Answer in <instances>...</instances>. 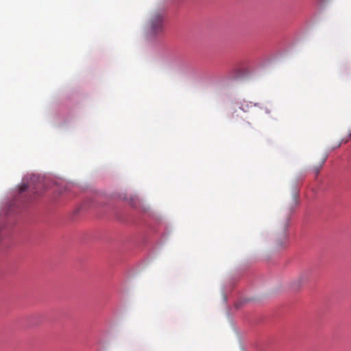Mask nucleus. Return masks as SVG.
Masks as SVG:
<instances>
[{
  "mask_svg": "<svg viewBox=\"0 0 351 351\" xmlns=\"http://www.w3.org/2000/svg\"><path fill=\"white\" fill-rule=\"evenodd\" d=\"M252 106V103L248 101H243L241 106L240 109L243 112H247L249 108Z\"/></svg>",
  "mask_w": 351,
  "mask_h": 351,
  "instance_id": "5",
  "label": "nucleus"
},
{
  "mask_svg": "<svg viewBox=\"0 0 351 351\" xmlns=\"http://www.w3.org/2000/svg\"><path fill=\"white\" fill-rule=\"evenodd\" d=\"M299 204V193L295 191L291 198L287 203V210L280 219L277 226V236L276 239V245L278 249L285 247L288 244L287 230L289 226L291 213Z\"/></svg>",
  "mask_w": 351,
  "mask_h": 351,
  "instance_id": "1",
  "label": "nucleus"
},
{
  "mask_svg": "<svg viewBox=\"0 0 351 351\" xmlns=\"http://www.w3.org/2000/svg\"><path fill=\"white\" fill-rule=\"evenodd\" d=\"M27 188H28V186H27V184H23V185L20 187V189H19L20 192H21V193H23V192L27 190Z\"/></svg>",
  "mask_w": 351,
  "mask_h": 351,
  "instance_id": "6",
  "label": "nucleus"
},
{
  "mask_svg": "<svg viewBox=\"0 0 351 351\" xmlns=\"http://www.w3.org/2000/svg\"><path fill=\"white\" fill-rule=\"evenodd\" d=\"M164 16L160 12H154L152 14L147 27V32L150 35H158L162 32L164 25Z\"/></svg>",
  "mask_w": 351,
  "mask_h": 351,
  "instance_id": "2",
  "label": "nucleus"
},
{
  "mask_svg": "<svg viewBox=\"0 0 351 351\" xmlns=\"http://www.w3.org/2000/svg\"><path fill=\"white\" fill-rule=\"evenodd\" d=\"M310 278V273L308 271H304L292 282L291 286L294 289H298L305 282H306Z\"/></svg>",
  "mask_w": 351,
  "mask_h": 351,
  "instance_id": "3",
  "label": "nucleus"
},
{
  "mask_svg": "<svg viewBox=\"0 0 351 351\" xmlns=\"http://www.w3.org/2000/svg\"><path fill=\"white\" fill-rule=\"evenodd\" d=\"M327 158H328V155L324 154L323 156H322V157L319 160L318 164L312 168V171L315 177H317L318 176L321 169L322 168V167H323L324 164L325 163L326 160H327Z\"/></svg>",
  "mask_w": 351,
  "mask_h": 351,
  "instance_id": "4",
  "label": "nucleus"
}]
</instances>
